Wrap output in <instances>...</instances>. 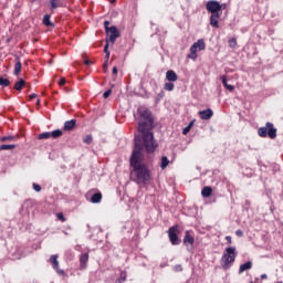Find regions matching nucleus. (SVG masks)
<instances>
[{
	"label": "nucleus",
	"instance_id": "nucleus-50",
	"mask_svg": "<svg viewBox=\"0 0 283 283\" xmlns=\"http://www.w3.org/2000/svg\"><path fill=\"white\" fill-rule=\"evenodd\" d=\"M114 1H116V0H113L112 3H114Z\"/></svg>",
	"mask_w": 283,
	"mask_h": 283
},
{
	"label": "nucleus",
	"instance_id": "nucleus-14",
	"mask_svg": "<svg viewBox=\"0 0 283 283\" xmlns=\"http://www.w3.org/2000/svg\"><path fill=\"white\" fill-rule=\"evenodd\" d=\"M76 127V119H71L64 123V130L72 132V129Z\"/></svg>",
	"mask_w": 283,
	"mask_h": 283
},
{
	"label": "nucleus",
	"instance_id": "nucleus-9",
	"mask_svg": "<svg viewBox=\"0 0 283 283\" xmlns=\"http://www.w3.org/2000/svg\"><path fill=\"white\" fill-rule=\"evenodd\" d=\"M222 17V13H211L210 15V25L212 28H220L219 21Z\"/></svg>",
	"mask_w": 283,
	"mask_h": 283
},
{
	"label": "nucleus",
	"instance_id": "nucleus-6",
	"mask_svg": "<svg viewBox=\"0 0 283 283\" xmlns=\"http://www.w3.org/2000/svg\"><path fill=\"white\" fill-rule=\"evenodd\" d=\"M206 8L211 14H222V8H224V4H220V2L216 0H210L207 2Z\"/></svg>",
	"mask_w": 283,
	"mask_h": 283
},
{
	"label": "nucleus",
	"instance_id": "nucleus-2",
	"mask_svg": "<svg viewBox=\"0 0 283 283\" xmlns=\"http://www.w3.org/2000/svg\"><path fill=\"white\" fill-rule=\"evenodd\" d=\"M138 114L140 116V122L138 129L143 133L144 146L148 154H154L158 144L154 140V134L149 133V129L154 126V118H151V112L145 107L138 108Z\"/></svg>",
	"mask_w": 283,
	"mask_h": 283
},
{
	"label": "nucleus",
	"instance_id": "nucleus-26",
	"mask_svg": "<svg viewBox=\"0 0 283 283\" xmlns=\"http://www.w3.org/2000/svg\"><path fill=\"white\" fill-rule=\"evenodd\" d=\"M17 147V145L11 144V145H1L0 146V151H6V150H10V149H14Z\"/></svg>",
	"mask_w": 283,
	"mask_h": 283
},
{
	"label": "nucleus",
	"instance_id": "nucleus-24",
	"mask_svg": "<svg viewBox=\"0 0 283 283\" xmlns=\"http://www.w3.org/2000/svg\"><path fill=\"white\" fill-rule=\"evenodd\" d=\"M20 73H21V61H18V62H15L13 74L15 76H19Z\"/></svg>",
	"mask_w": 283,
	"mask_h": 283
},
{
	"label": "nucleus",
	"instance_id": "nucleus-4",
	"mask_svg": "<svg viewBox=\"0 0 283 283\" xmlns=\"http://www.w3.org/2000/svg\"><path fill=\"white\" fill-rule=\"evenodd\" d=\"M258 134L261 138H266V136L272 139L277 138V129L271 123H266L265 127L259 128Z\"/></svg>",
	"mask_w": 283,
	"mask_h": 283
},
{
	"label": "nucleus",
	"instance_id": "nucleus-48",
	"mask_svg": "<svg viewBox=\"0 0 283 283\" xmlns=\"http://www.w3.org/2000/svg\"><path fill=\"white\" fill-rule=\"evenodd\" d=\"M187 127H189V129H191V127H193V122H191Z\"/></svg>",
	"mask_w": 283,
	"mask_h": 283
},
{
	"label": "nucleus",
	"instance_id": "nucleus-45",
	"mask_svg": "<svg viewBox=\"0 0 283 283\" xmlns=\"http://www.w3.org/2000/svg\"><path fill=\"white\" fill-rule=\"evenodd\" d=\"M29 98L32 101V98H36V94L35 93H33V94H31L30 96H29Z\"/></svg>",
	"mask_w": 283,
	"mask_h": 283
},
{
	"label": "nucleus",
	"instance_id": "nucleus-42",
	"mask_svg": "<svg viewBox=\"0 0 283 283\" xmlns=\"http://www.w3.org/2000/svg\"><path fill=\"white\" fill-rule=\"evenodd\" d=\"M64 84H65V77H62V78L60 80L59 85L63 86Z\"/></svg>",
	"mask_w": 283,
	"mask_h": 283
},
{
	"label": "nucleus",
	"instance_id": "nucleus-40",
	"mask_svg": "<svg viewBox=\"0 0 283 283\" xmlns=\"http://www.w3.org/2000/svg\"><path fill=\"white\" fill-rule=\"evenodd\" d=\"M189 132H191V130H190V128L187 126L186 128H184L182 134H184L185 136H187V134H189Z\"/></svg>",
	"mask_w": 283,
	"mask_h": 283
},
{
	"label": "nucleus",
	"instance_id": "nucleus-13",
	"mask_svg": "<svg viewBox=\"0 0 283 283\" xmlns=\"http://www.w3.org/2000/svg\"><path fill=\"white\" fill-rule=\"evenodd\" d=\"M197 52H198V46L193 43L190 48V54L188 55V59L196 61V59H198Z\"/></svg>",
	"mask_w": 283,
	"mask_h": 283
},
{
	"label": "nucleus",
	"instance_id": "nucleus-44",
	"mask_svg": "<svg viewBox=\"0 0 283 283\" xmlns=\"http://www.w3.org/2000/svg\"><path fill=\"white\" fill-rule=\"evenodd\" d=\"M84 63H85V65H92V61H90V60H85Z\"/></svg>",
	"mask_w": 283,
	"mask_h": 283
},
{
	"label": "nucleus",
	"instance_id": "nucleus-49",
	"mask_svg": "<svg viewBox=\"0 0 283 283\" xmlns=\"http://www.w3.org/2000/svg\"><path fill=\"white\" fill-rule=\"evenodd\" d=\"M36 105H41V99H38V101H36Z\"/></svg>",
	"mask_w": 283,
	"mask_h": 283
},
{
	"label": "nucleus",
	"instance_id": "nucleus-30",
	"mask_svg": "<svg viewBox=\"0 0 283 283\" xmlns=\"http://www.w3.org/2000/svg\"><path fill=\"white\" fill-rule=\"evenodd\" d=\"M43 23L48 27L50 25H54L51 21H50V14H45L43 18Z\"/></svg>",
	"mask_w": 283,
	"mask_h": 283
},
{
	"label": "nucleus",
	"instance_id": "nucleus-35",
	"mask_svg": "<svg viewBox=\"0 0 283 283\" xmlns=\"http://www.w3.org/2000/svg\"><path fill=\"white\" fill-rule=\"evenodd\" d=\"M174 271H176V273H180L182 272V266L180 264H177L174 266Z\"/></svg>",
	"mask_w": 283,
	"mask_h": 283
},
{
	"label": "nucleus",
	"instance_id": "nucleus-15",
	"mask_svg": "<svg viewBox=\"0 0 283 283\" xmlns=\"http://www.w3.org/2000/svg\"><path fill=\"white\" fill-rule=\"evenodd\" d=\"M253 268V263L251 261H248L240 265L239 274H242L244 271H249Z\"/></svg>",
	"mask_w": 283,
	"mask_h": 283
},
{
	"label": "nucleus",
	"instance_id": "nucleus-36",
	"mask_svg": "<svg viewBox=\"0 0 283 283\" xmlns=\"http://www.w3.org/2000/svg\"><path fill=\"white\" fill-rule=\"evenodd\" d=\"M56 217H57V220H61L62 222H65V217L63 216V212H59L56 214Z\"/></svg>",
	"mask_w": 283,
	"mask_h": 283
},
{
	"label": "nucleus",
	"instance_id": "nucleus-23",
	"mask_svg": "<svg viewBox=\"0 0 283 283\" xmlns=\"http://www.w3.org/2000/svg\"><path fill=\"white\" fill-rule=\"evenodd\" d=\"M61 6H63V3L59 0H51V8L52 10H56V8H61Z\"/></svg>",
	"mask_w": 283,
	"mask_h": 283
},
{
	"label": "nucleus",
	"instance_id": "nucleus-46",
	"mask_svg": "<svg viewBox=\"0 0 283 283\" xmlns=\"http://www.w3.org/2000/svg\"><path fill=\"white\" fill-rule=\"evenodd\" d=\"M226 240L229 244H231L232 240H231V237H226Z\"/></svg>",
	"mask_w": 283,
	"mask_h": 283
},
{
	"label": "nucleus",
	"instance_id": "nucleus-20",
	"mask_svg": "<svg viewBox=\"0 0 283 283\" xmlns=\"http://www.w3.org/2000/svg\"><path fill=\"white\" fill-rule=\"evenodd\" d=\"M101 200H103V195H101V192H97L93 195L91 202H93V205H97L98 202H101Z\"/></svg>",
	"mask_w": 283,
	"mask_h": 283
},
{
	"label": "nucleus",
	"instance_id": "nucleus-5",
	"mask_svg": "<svg viewBox=\"0 0 283 283\" xmlns=\"http://www.w3.org/2000/svg\"><path fill=\"white\" fill-rule=\"evenodd\" d=\"M104 27H105L106 34H107L112 45H114V43H116V40L118 39V36H120L118 29H116V27H109V21H105Z\"/></svg>",
	"mask_w": 283,
	"mask_h": 283
},
{
	"label": "nucleus",
	"instance_id": "nucleus-22",
	"mask_svg": "<svg viewBox=\"0 0 283 283\" xmlns=\"http://www.w3.org/2000/svg\"><path fill=\"white\" fill-rule=\"evenodd\" d=\"M197 50H199L200 52H202V50H205L206 44H205V40H198L197 42H195Z\"/></svg>",
	"mask_w": 283,
	"mask_h": 283
},
{
	"label": "nucleus",
	"instance_id": "nucleus-16",
	"mask_svg": "<svg viewBox=\"0 0 283 283\" xmlns=\"http://www.w3.org/2000/svg\"><path fill=\"white\" fill-rule=\"evenodd\" d=\"M195 239L193 235H191V232L186 231V235L184 238V244H193Z\"/></svg>",
	"mask_w": 283,
	"mask_h": 283
},
{
	"label": "nucleus",
	"instance_id": "nucleus-27",
	"mask_svg": "<svg viewBox=\"0 0 283 283\" xmlns=\"http://www.w3.org/2000/svg\"><path fill=\"white\" fill-rule=\"evenodd\" d=\"M39 140H46L48 138H52L51 133H42L38 136Z\"/></svg>",
	"mask_w": 283,
	"mask_h": 283
},
{
	"label": "nucleus",
	"instance_id": "nucleus-10",
	"mask_svg": "<svg viewBox=\"0 0 283 283\" xmlns=\"http://www.w3.org/2000/svg\"><path fill=\"white\" fill-rule=\"evenodd\" d=\"M199 116L202 120H210V118L213 116V111L211 108L200 111Z\"/></svg>",
	"mask_w": 283,
	"mask_h": 283
},
{
	"label": "nucleus",
	"instance_id": "nucleus-21",
	"mask_svg": "<svg viewBox=\"0 0 283 283\" xmlns=\"http://www.w3.org/2000/svg\"><path fill=\"white\" fill-rule=\"evenodd\" d=\"M213 192V190L211 189V187H205L201 191V196L203 198H209L211 196V193Z\"/></svg>",
	"mask_w": 283,
	"mask_h": 283
},
{
	"label": "nucleus",
	"instance_id": "nucleus-7",
	"mask_svg": "<svg viewBox=\"0 0 283 283\" xmlns=\"http://www.w3.org/2000/svg\"><path fill=\"white\" fill-rule=\"evenodd\" d=\"M178 233H179L178 226L171 227L168 230V238L171 244H180V239H178Z\"/></svg>",
	"mask_w": 283,
	"mask_h": 283
},
{
	"label": "nucleus",
	"instance_id": "nucleus-17",
	"mask_svg": "<svg viewBox=\"0 0 283 283\" xmlns=\"http://www.w3.org/2000/svg\"><path fill=\"white\" fill-rule=\"evenodd\" d=\"M104 53H105V63H109V41L106 40V44L104 46Z\"/></svg>",
	"mask_w": 283,
	"mask_h": 283
},
{
	"label": "nucleus",
	"instance_id": "nucleus-43",
	"mask_svg": "<svg viewBox=\"0 0 283 283\" xmlns=\"http://www.w3.org/2000/svg\"><path fill=\"white\" fill-rule=\"evenodd\" d=\"M113 74H115V75L118 74V67H116V66L113 67Z\"/></svg>",
	"mask_w": 283,
	"mask_h": 283
},
{
	"label": "nucleus",
	"instance_id": "nucleus-32",
	"mask_svg": "<svg viewBox=\"0 0 283 283\" xmlns=\"http://www.w3.org/2000/svg\"><path fill=\"white\" fill-rule=\"evenodd\" d=\"M235 45H238V40H235V38H232L229 40V48H235Z\"/></svg>",
	"mask_w": 283,
	"mask_h": 283
},
{
	"label": "nucleus",
	"instance_id": "nucleus-38",
	"mask_svg": "<svg viewBox=\"0 0 283 283\" xmlns=\"http://www.w3.org/2000/svg\"><path fill=\"white\" fill-rule=\"evenodd\" d=\"M33 189L34 191H41V187L39 186V184H33Z\"/></svg>",
	"mask_w": 283,
	"mask_h": 283
},
{
	"label": "nucleus",
	"instance_id": "nucleus-25",
	"mask_svg": "<svg viewBox=\"0 0 283 283\" xmlns=\"http://www.w3.org/2000/svg\"><path fill=\"white\" fill-rule=\"evenodd\" d=\"M63 136V130L56 129L51 133V138H61Z\"/></svg>",
	"mask_w": 283,
	"mask_h": 283
},
{
	"label": "nucleus",
	"instance_id": "nucleus-12",
	"mask_svg": "<svg viewBox=\"0 0 283 283\" xmlns=\"http://www.w3.org/2000/svg\"><path fill=\"white\" fill-rule=\"evenodd\" d=\"M166 78L170 83H176V81H178V75L176 74V72L170 70L166 72Z\"/></svg>",
	"mask_w": 283,
	"mask_h": 283
},
{
	"label": "nucleus",
	"instance_id": "nucleus-34",
	"mask_svg": "<svg viewBox=\"0 0 283 283\" xmlns=\"http://www.w3.org/2000/svg\"><path fill=\"white\" fill-rule=\"evenodd\" d=\"M92 140H93L92 135H87V136L84 138V143H85L86 145H92Z\"/></svg>",
	"mask_w": 283,
	"mask_h": 283
},
{
	"label": "nucleus",
	"instance_id": "nucleus-19",
	"mask_svg": "<svg viewBox=\"0 0 283 283\" xmlns=\"http://www.w3.org/2000/svg\"><path fill=\"white\" fill-rule=\"evenodd\" d=\"M221 81H222V84L224 85V88L226 90H229V92H233L235 90V87L233 85H229L227 83V76H221Z\"/></svg>",
	"mask_w": 283,
	"mask_h": 283
},
{
	"label": "nucleus",
	"instance_id": "nucleus-41",
	"mask_svg": "<svg viewBox=\"0 0 283 283\" xmlns=\"http://www.w3.org/2000/svg\"><path fill=\"white\" fill-rule=\"evenodd\" d=\"M235 235H238V238H242V235H243L242 230H237Z\"/></svg>",
	"mask_w": 283,
	"mask_h": 283
},
{
	"label": "nucleus",
	"instance_id": "nucleus-29",
	"mask_svg": "<svg viewBox=\"0 0 283 283\" xmlns=\"http://www.w3.org/2000/svg\"><path fill=\"white\" fill-rule=\"evenodd\" d=\"M169 165V159L167 157H161V169H166V167Z\"/></svg>",
	"mask_w": 283,
	"mask_h": 283
},
{
	"label": "nucleus",
	"instance_id": "nucleus-37",
	"mask_svg": "<svg viewBox=\"0 0 283 283\" xmlns=\"http://www.w3.org/2000/svg\"><path fill=\"white\" fill-rule=\"evenodd\" d=\"M111 95H112V90H108V91H106V92L103 94L104 98H109Z\"/></svg>",
	"mask_w": 283,
	"mask_h": 283
},
{
	"label": "nucleus",
	"instance_id": "nucleus-47",
	"mask_svg": "<svg viewBox=\"0 0 283 283\" xmlns=\"http://www.w3.org/2000/svg\"><path fill=\"white\" fill-rule=\"evenodd\" d=\"M266 277H268L266 274L261 275V280H266Z\"/></svg>",
	"mask_w": 283,
	"mask_h": 283
},
{
	"label": "nucleus",
	"instance_id": "nucleus-31",
	"mask_svg": "<svg viewBox=\"0 0 283 283\" xmlns=\"http://www.w3.org/2000/svg\"><path fill=\"white\" fill-rule=\"evenodd\" d=\"M164 90H166L167 92H174V83H166Z\"/></svg>",
	"mask_w": 283,
	"mask_h": 283
},
{
	"label": "nucleus",
	"instance_id": "nucleus-3",
	"mask_svg": "<svg viewBox=\"0 0 283 283\" xmlns=\"http://www.w3.org/2000/svg\"><path fill=\"white\" fill-rule=\"evenodd\" d=\"M238 252H235V247L227 248L221 258V266L224 271H229L231 266H233V262H235V256Z\"/></svg>",
	"mask_w": 283,
	"mask_h": 283
},
{
	"label": "nucleus",
	"instance_id": "nucleus-18",
	"mask_svg": "<svg viewBox=\"0 0 283 283\" xmlns=\"http://www.w3.org/2000/svg\"><path fill=\"white\" fill-rule=\"evenodd\" d=\"M23 87H25V82L23 78H20L15 85H14V90H17L18 92H21L23 90Z\"/></svg>",
	"mask_w": 283,
	"mask_h": 283
},
{
	"label": "nucleus",
	"instance_id": "nucleus-28",
	"mask_svg": "<svg viewBox=\"0 0 283 283\" xmlns=\"http://www.w3.org/2000/svg\"><path fill=\"white\" fill-rule=\"evenodd\" d=\"M0 85L1 87H8L10 85V80L0 76Z\"/></svg>",
	"mask_w": 283,
	"mask_h": 283
},
{
	"label": "nucleus",
	"instance_id": "nucleus-33",
	"mask_svg": "<svg viewBox=\"0 0 283 283\" xmlns=\"http://www.w3.org/2000/svg\"><path fill=\"white\" fill-rule=\"evenodd\" d=\"M14 140V136H3L1 137V143H8Z\"/></svg>",
	"mask_w": 283,
	"mask_h": 283
},
{
	"label": "nucleus",
	"instance_id": "nucleus-11",
	"mask_svg": "<svg viewBox=\"0 0 283 283\" xmlns=\"http://www.w3.org/2000/svg\"><path fill=\"white\" fill-rule=\"evenodd\" d=\"M88 261H90V254H88V253L82 254V255L80 256L81 269H86Z\"/></svg>",
	"mask_w": 283,
	"mask_h": 283
},
{
	"label": "nucleus",
	"instance_id": "nucleus-39",
	"mask_svg": "<svg viewBox=\"0 0 283 283\" xmlns=\"http://www.w3.org/2000/svg\"><path fill=\"white\" fill-rule=\"evenodd\" d=\"M107 67H108V62H104L103 70L105 72V74H107Z\"/></svg>",
	"mask_w": 283,
	"mask_h": 283
},
{
	"label": "nucleus",
	"instance_id": "nucleus-8",
	"mask_svg": "<svg viewBox=\"0 0 283 283\" xmlns=\"http://www.w3.org/2000/svg\"><path fill=\"white\" fill-rule=\"evenodd\" d=\"M50 262H51L53 269H55L57 275H65V271L59 269V255L53 254L50 258Z\"/></svg>",
	"mask_w": 283,
	"mask_h": 283
},
{
	"label": "nucleus",
	"instance_id": "nucleus-1",
	"mask_svg": "<svg viewBox=\"0 0 283 283\" xmlns=\"http://www.w3.org/2000/svg\"><path fill=\"white\" fill-rule=\"evenodd\" d=\"M130 167H133L132 176H135L134 180L137 185L149 182L151 175L149 174V169L143 164V144L138 137L135 138V147L130 157Z\"/></svg>",
	"mask_w": 283,
	"mask_h": 283
}]
</instances>
